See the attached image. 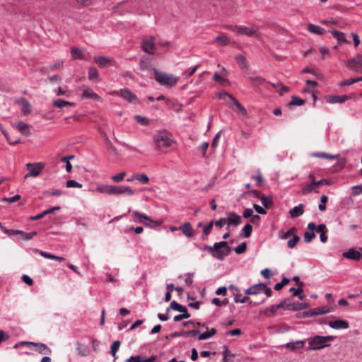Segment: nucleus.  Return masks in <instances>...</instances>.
<instances>
[{
	"mask_svg": "<svg viewBox=\"0 0 362 362\" xmlns=\"http://www.w3.org/2000/svg\"><path fill=\"white\" fill-rule=\"evenodd\" d=\"M71 54L73 57L83 59V54L81 50L79 48L73 47L71 49Z\"/></svg>",
	"mask_w": 362,
	"mask_h": 362,
	"instance_id": "obj_58",
	"label": "nucleus"
},
{
	"mask_svg": "<svg viewBox=\"0 0 362 362\" xmlns=\"http://www.w3.org/2000/svg\"><path fill=\"white\" fill-rule=\"evenodd\" d=\"M329 33H332V35L336 39H337V40L339 41V43H347L348 42V41L346 40V39L345 37L344 33H342L341 31L335 30H332L329 31Z\"/></svg>",
	"mask_w": 362,
	"mask_h": 362,
	"instance_id": "obj_34",
	"label": "nucleus"
},
{
	"mask_svg": "<svg viewBox=\"0 0 362 362\" xmlns=\"http://www.w3.org/2000/svg\"><path fill=\"white\" fill-rule=\"evenodd\" d=\"M153 73L156 81L160 85L173 87L175 86L178 81V78L174 76L173 74L160 72L156 69L153 70Z\"/></svg>",
	"mask_w": 362,
	"mask_h": 362,
	"instance_id": "obj_3",
	"label": "nucleus"
},
{
	"mask_svg": "<svg viewBox=\"0 0 362 362\" xmlns=\"http://www.w3.org/2000/svg\"><path fill=\"white\" fill-rule=\"evenodd\" d=\"M308 30L311 33L320 35H323L325 33V30L323 28L312 23L308 25Z\"/></svg>",
	"mask_w": 362,
	"mask_h": 362,
	"instance_id": "obj_31",
	"label": "nucleus"
},
{
	"mask_svg": "<svg viewBox=\"0 0 362 362\" xmlns=\"http://www.w3.org/2000/svg\"><path fill=\"white\" fill-rule=\"evenodd\" d=\"M343 257L347 259L358 261L361 257V254L353 248L349 249L348 251L343 253Z\"/></svg>",
	"mask_w": 362,
	"mask_h": 362,
	"instance_id": "obj_18",
	"label": "nucleus"
},
{
	"mask_svg": "<svg viewBox=\"0 0 362 362\" xmlns=\"http://www.w3.org/2000/svg\"><path fill=\"white\" fill-rule=\"evenodd\" d=\"M141 49L144 52L149 54H154L156 50L155 37L150 36L144 39L141 43Z\"/></svg>",
	"mask_w": 362,
	"mask_h": 362,
	"instance_id": "obj_10",
	"label": "nucleus"
},
{
	"mask_svg": "<svg viewBox=\"0 0 362 362\" xmlns=\"http://www.w3.org/2000/svg\"><path fill=\"white\" fill-rule=\"evenodd\" d=\"M156 356H152L148 359H145L141 356H131L126 360V362H153L156 359Z\"/></svg>",
	"mask_w": 362,
	"mask_h": 362,
	"instance_id": "obj_27",
	"label": "nucleus"
},
{
	"mask_svg": "<svg viewBox=\"0 0 362 362\" xmlns=\"http://www.w3.org/2000/svg\"><path fill=\"white\" fill-rule=\"evenodd\" d=\"M280 303L282 305V309L296 311L297 303L293 302L291 298L284 299Z\"/></svg>",
	"mask_w": 362,
	"mask_h": 362,
	"instance_id": "obj_25",
	"label": "nucleus"
},
{
	"mask_svg": "<svg viewBox=\"0 0 362 362\" xmlns=\"http://www.w3.org/2000/svg\"><path fill=\"white\" fill-rule=\"evenodd\" d=\"M120 96L129 103H139V99L136 95L128 88H123L119 90Z\"/></svg>",
	"mask_w": 362,
	"mask_h": 362,
	"instance_id": "obj_12",
	"label": "nucleus"
},
{
	"mask_svg": "<svg viewBox=\"0 0 362 362\" xmlns=\"http://www.w3.org/2000/svg\"><path fill=\"white\" fill-rule=\"evenodd\" d=\"M216 95L218 99L223 100L227 105H230V103H233L235 99L233 96L226 91L218 93Z\"/></svg>",
	"mask_w": 362,
	"mask_h": 362,
	"instance_id": "obj_29",
	"label": "nucleus"
},
{
	"mask_svg": "<svg viewBox=\"0 0 362 362\" xmlns=\"http://www.w3.org/2000/svg\"><path fill=\"white\" fill-rule=\"evenodd\" d=\"M245 197H252V198H259L261 197V194L257 190H250L245 192L244 193Z\"/></svg>",
	"mask_w": 362,
	"mask_h": 362,
	"instance_id": "obj_55",
	"label": "nucleus"
},
{
	"mask_svg": "<svg viewBox=\"0 0 362 362\" xmlns=\"http://www.w3.org/2000/svg\"><path fill=\"white\" fill-rule=\"evenodd\" d=\"M227 215L228 218H226V220L228 226L232 225L237 226L241 223V217L239 215L233 212L227 213Z\"/></svg>",
	"mask_w": 362,
	"mask_h": 362,
	"instance_id": "obj_16",
	"label": "nucleus"
},
{
	"mask_svg": "<svg viewBox=\"0 0 362 362\" xmlns=\"http://www.w3.org/2000/svg\"><path fill=\"white\" fill-rule=\"evenodd\" d=\"M233 103L235 105L237 109L240 112V113L245 116L246 118L248 117V114L247 110L239 103V101L236 99L233 102Z\"/></svg>",
	"mask_w": 362,
	"mask_h": 362,
	"instance_id": "obj_49",
	"label": "nucleus"
},
{
	"mask_svg": "<svg viewBox=\"0 0 362 362\" xmlns=\"http://www.w3.org/2000/svg\"><path fill=\"white\" fill-rule=\"evenodd\" d=\"M234 296H235V301L236 303H252L250 298L247 296L241 298L242 294L240 293V292H239L238 293H234Z\"/></svg>",
	"mask_w": 362,
	"mask_h": 362,
	"instance_id": "obj_46",
	"label": "nucleus"
},
{
	"mask_svg": "<svg viewBox=\"0 0 362 362\" xmlns=\"http://www.w3.org/2000/svg\"><path fill=\"white\" fill-rule=\"evenodd\" d=\"M170 308L173 309V310L178 311L180 313H189L186 307L179 304L175 300H173L170 303V308H168L167 309V312L169 311Z\"/></svg>",
	"mask_w": 362,
	"mask_h": 362,
	"instance_id": "obj_30",
	"label": "nucleus"
},
{
	"mask_svg": "<svg viewBox=\"0 0 362 362\" xmlns=\"http://www.w3.org/2000/svg\"><path fill=\"white\" fill-rule=\"evenodd\" d=\"M246 249H247L246 243H242L235 248V252L237 254H243L245 252Z\"/></svg>",
	"mask_w": 362,
	"mask_h": 362,
	"instance_id": "obj_62",
	"label": "nucleus"
},
{
	"mask_svg": "<svg viewBox=\"0 0 362 362\" xmlns=\"http://www.w3.org/2000/svg\"><path fill=\"white\" fill-rule=\"evenodd\" d=\"M252 231V226L251 224H246L242 229L243 235L245 238H249Z\"/></svg>",
	"mask_w": 362,
	"mask_h": 362,
	"instance_id": "obj_53",
	"label": "nucleus"
},
{
	"mask_svg": "<svg viewBox=\"0 0 362 362\" xmlns=\"http://www.w3.org/2000/svg\"><path fill=\"white\" fill-rule=\"evenodd\" d=\"M153 140L156 146L159 148L168 147L173 142L172 135L167 131L158 132L154 136Z\"/></svg>",
	"mask_w": 362,
	"mask_h": 362,
	"instance_id": "obj_5",
	"label": "nucleus"
},
{
	"mask_svg": "<svg viewBox=\"0 0 362 362\" xmlns=\"http://www.w3.org/2000/svg\"><path fill=\"white\" fill-rule=\"evenodd\" d=\"M98 77V71L94 66L90 67L88 69V78L89 80L93 81L97 79Z\"/></svg>",
	"mask_w": 362,
	"mask_h": 362,
	"instance_id": "obj_50",
	"label": "nucleus"
},
{
	"mask_svg": "<svg viewBox=\"0 0 362 362\" xmlns=\"http://www.w3.org/2000/svg\"><path fill=\"white\" fill-rule=\"evenodd\" d=\"M304 207L305 205L303 204H300L298 206L293 207L292 209L289 211V215L291 218H297L304 213Z\"/></svg>",
	"mask_w": 362,
	"mask_h": 362,
	"instance_id": "obj_23",
	"label": "nucleus"
},
{
	"mask_svg": "<svg viewBox=\"0 0 362 362\" xmlns=\"http://www.w3.org/2000/svg\"><path fill=\"white\" fill-rule=\"evenodd\" d=\"M328 200V197L326 195H322L320 198V204L318 206L319 210L323 211L326 209V203Z\"/></svg>",
	"mask_w": 362,
	"mask_h": 362,
	"instance_id": "obj_60",
	"label": "nucleus"
},
{
	"mask_svg": "<svg viewBox=\"0 0 362 362\" xmlns=\"http://www.w3.org/2000/svg\"><path fill=\"white\" fill-rule=\"evenodd\" d=\"M16 127L19 130V132L21 133H22L23 134H25L27 136L30 134L29 126L27 124H25V122H21V121L18 122L16 124Z\"/></svg>",
	"mask_w": 362,
	"mask_h": 362,
	"instance_id": "obj_38",
	"label": "nucleus"
},
{
	"mask_svg": "<svg viewBox=\"0 0 362 362\" xmlns=\"http://www.w3.org/2000/svg\"><path fill=\"white\" fill-rule=\"evenodd\" d=\"M17 103L22 105L21 111L24 115H28L31 112V105L25 98L18 100Z\"/></svg>",
	"mask_w": 362,
	"mask_h": 362,
	"instance_id": "obj_21",
	"label": "nucleus"
},
{
	"mask_svg": "<svg viewBox=\"0 0 362 362\" xmlns=\"http://www.w3.org/2000/svg\"><path fill=\"white\" fill-rule=\"evenodd\" d=\"M265 288V284L259 283L255 284L247 289L245 290V293L246 295H257L263 292V289Z\"/></svg>",
	"mask_w": 362,
	"mask_h": 362,
	"instance_id": "obj_15",
	"label": "nucleus"
},
{
	"mask_svg": "<svg viewBox=\"0 0 362 362\" xmlns=\"http://www.w3.org/2000/svg\"><path fill=\"white\" fill-rule=\"evenodd\" d=\"M305 342L303 341H296L286 344V347L292 351L297 350L303 347Z\"/></svg>",
	"mask_w": 362,
	"mask_h": 362,
	"instance_id": "obj_35",
	"label": "nucleus"
},
{
	"mask_svg": "<svg viewBox=\"0 0 362 362\" xmlns=\"http://www.w3.org/2000/svg\"><path fill=\"white\" fill-rule=\"evenodd\" d=\"M332 336H315L309 339V344L310 346L308 347V350H318L327 347L329 344L326 343L331 341L334 339Z\"/></svg>",
	"mask_w": 362,
	"mask_h": 362,
	"instance_id": "obj_4",
	"label": "nucleus"
},
{
	"mask_svg": "<svg viewBox=\"0 0 362 362\" xmlns=\"http://www.w3.org/2000/svg\"><path fill=\"white\" fill-rule=\"evenodd\" d=\"M237 62L243 66V68L247 67L246 58L243 54H239L235 57Z\"/></svg>",
	"mask_w": 362,
	"mask_h": 362,
	"instance_id": "obj_57",
	"label": "nucleus"
},
{
	"mask_svg": "<svg viewBox=\"0 0 362 362\" xmlns=\"http://www.w3.org/2000/svg\"><path fill=\"white\" fill-rule=\"evenodd\" d=\"M135 119L139 124L144 125V126H146L149 124L148 119L147 117H142L141 115H136Z\"/></svg>",
	"mask_w": 362,
	"mask_h": 362,
	"instance_id": "obj_59",
	"label": "nucleus"
},
{
	"mask_svg": "<svg viewBox=\"0 0 362 362\" xmlns=\"http://www.w3.org/2000/svg\"><path fill=\"white\" fill-rule=\"evenodd\" d=\"M82 98H90V99H93L94 100H101L100 97L90 88H87L83 90V93L82 94Z\"/></svg>",
	"mask_w": 362,
	"mask_h": 362,
	"instance_id": "obj_28",
	"label": "nucleus"
},
{
	"mask_svg": "<svg viewBox=\"0 0 362 362\" xmlns=\"http://www.w3.org/2000/svg\"><path fill=\"white\" fill-rule=\"evenodd\" d=\"M20 199H21V195L16 194L15 196L11 197L3 198L1 202L11 204V203H14V202L18 201Z\"/></svg>",
	"mask_w": 362,
	"mask_h": 362,
	"instance_id": "obj_61",
	"label": "nucleus"
},
{
	"mask_svg": "<svg viewBox=\"0 0 362 362\" xmlns=\"http://www.w3.org/2000/svg\"><path fill=\"white\" fill-rule=\"evenodd\" d=\"M133 216L137 218L135 221H138L139 223L144 224L147 226H152V225H160V222L154 221L151 220L148 216L146 214L140 213L137 211H133Z\"/></svg>",
	"mask_w": 362,
	"mask_h": 362,
	"instance_id": "obj_9",
	"label": "nucleus"
},
{
	"mask_svg": "<svg viewBox=\"0 0 362 362\" xmlns=\"http://www.w3.org/2000/svg\"><path fill=\"white\" fill-rule=\"evenodd\" d=\"M62 194V192L60 189H52L46 191L43 193V197L45 198L47 196L59 197Z\"/></svg>",
	"mask_w": 362,
	"mask_h": 362,
	"instance_id": "obj_54",
	"label": "nucleus"
},
{
	"mask_svg": "<svg viewBox=\"0 0 362 362\" xmlns=\"http://www.w3.org/2000/svg\"><path fill=\"white\" fill-rule=\"evenodd\" d=\"M97 191L100 193H106L110 194H132L134 192L128 187L125 186H113L107 185H102L97 187Z\"/></svg>",
	"mask_w": 362,
	"mask_h": 362,
	"instance_id": "obj_2",
	"label": "nucleus"
},
{
	"mask_svg": "<svg viewBox=\"0 0 362 362\" xmlns=\"http://www.w3.org/2000/svg\"><path fill=\"white\" fill-rule=\"evenodd\" d=\"M281 306L282 305H281V303L278 304V305H272L271 307L267 308L264 312L263 313L268 316V317H270L272 316V315H274V313H276V312L279 310V309H281Z\"/></svg>",
	"mask_w": 362,
	"mask_h": 362,
	"instance_id": "obj_40",
	"label": "nucleus"
},
{
	"mask_svg": "<svg viewBox=\"0 0 362 362\" xmlns=\"http://www.w3.org/2000/svg\"><path fill=\"white\" fill-rule=\"evenodd\" d=\"M227 28L233 32L236 33L239 35H247L249 37L257 35L258 28L254 25L251 27L244 25H228Z\"/></svg>",
	"mask_w": 362,
	"mask_h": 362,
	"instance_id": "obj_6",
	"label": "nucleus"
},
{
	"mask_svg": "<svg viewBox=\"0 0 362 362\" xmlns=\"http://www.w3.org/2000/svg\"><path fill=\"white\" fill-rule=\"evenodd\" d=\"M36 251L41 256H42L45 258H47V259H54V260H58V261H64L65 260V258H64L62 257L56 256L54 255L48 253V252H45V251H42V250H36Z\"/></svg>",
	"mask_w": 362,
	"mask_h": 362,
	"instance_id": "obj_37",
	"label": "nucleus"
},
{
	"mask_svg": "<svg viewBox=\"0 0 362 362\" xmlns=\"http://www.w3.org/2000/svg\"><path fill=\"white\" fill-rule=\"evenodd\" d=\"M76 351L78 354L82 356H87L89 353L88 348L79 342L76 343Z\"/></svg>",
	"mask_w": 362,
	"mask_h": 362,
	"instance_id": "obj_41",
	"label": "nucleus"
},
{
	"mask_svg": "<svg viewBox=\"0 0 362 362\" xmlns=\"http://www.w3.org/2000/svg\"><path fill=\"white\" fill-rule=\"evenodd\" d=\"M308 228L310 232L306 231L304 234V240L305 243H310L315 238V235L313 233V230L316 228L315 224L313 223H309Z\"/></svg>",
	"mask_w": 362,
	"mask_h": 362,
	"instance_id": "obj_20",
	"label": "nucleus"
},
{
	"mask_svg": "<svg viewBox=\"0 0 362 362\" xmlns=\"http://www.w3.org/2000/svg\"><path fill=\"white\" fill-rule=\"evenodd\" d=\"M204 250L210 253L214 257L223 260L231 252V247L226 241L216 243L213 246L204 245Z\"/></svg>",
	"mask_w": 362,
	"mask_h": 362,
	"instance_id": "obj_1",
	"label": "nucleus"
},
{
	"mask_svg": "<svg viewBox=\"0 0 362 362\" xmlns=\"http://www.w3.org/2000/svg\"><path fill=\"white\" fill-rule=\"evenodd\" d=\"M259 199H261V202H262V205L265 208L269 209V208H271L272 206L273 202H272V198L268 197H265V196H261L259 197Z\"/></svg>",
	"mask_w": 362,
	"mask_h": 362,
	"instance_id": "obj_48",
	"label": "nucleus"
},
{
	"mask_svg": "<svg viewBox=\"0 0 362 362\" xmlns=\"http://www.w3.org/2000/svg\"><path fill=\"white\" fill-rule=\"evenodd\" d=\"M126 181H149V178L145 173H134Z\"/></svg>",
	"mask_w": 362,
	"mask_h": 362,
	"instance_id": "obj_26",
	"label": "nucleus"
},
{
	"mask_svg": "<svg viewBox=\"0 0 362 362\" xmlns=\"http://www.w3.org/2000/svg\"><path fill=\"white\" fill-rule=\"evenodd\" d=\"M305 103V101L303 99H302L299 97H297V96H292L291 100L288 104V107H291V106H294V105L301 106V105H304Z\"/></svg>",
	"mask_w": 362,
	"mask_h": 362,
	"instance_id": "obj_44",
	"label": "nucleus"
},
{
	"mask_svg": "<svg viewBox=\"0 0 362 362\" xmlns=\"http://www.w3.org/2000/svg\"><path fill=\"white\" fill-rule=\"evenodd\" d=\"M346 66L355 72H358L362 68V56L358 54L355 57L346 62Z\"/></svg>",
	"mask_w": 362,
	"mask_h": 362,
	"instance_id": "obj_11",
	"label": "nucleus"
},
{
	"mask_svg": "<svg viewBox=\"0 0 362 362\" xmlns=\"http://www.w3.org/2000/svg\"><path fill=\"white\" fill-rule=\"evenodd\" d=\"M349 99V97L347 95H328L326 98L329 103H343Z\"/></svg>",
	"mask_w": 362,
	"mask_h": 362,
	"instance_id": "obj_19",
	"label": "nucleus"
},
{
	"mask_svg": "<svg viewBox=\"0 0 362 362\" xmlns=\"http://www.w3.org/2000/svg\"><path fill=\"white\" fill-rule=\"evenodd\" d=\"M323 183L324 182H310V184L308 186H306L302 189V193L303 194H306L312 191H315L317 192V191L316 190L317 188H318V187Z\"/></svg>",
	"mask_w": 362,
	"mask_h": 362,
	"instance_id": "obj_33",
	"label": "nucleus"
},
{
	"mask_svg": "<svg viewBox=\"0 0 362 362\" xmlns=\"http://www.w3.org/2000/svg\"><path fill=\"white\" fill-rule=\"evenodd\" d=\"M182 233L187 238H192L194 235L195 230L189 222L184 223L179 227Z\"/></svg>",
	"mask_w": 362,
	"mask_h": 362,
	"instance_id": "obj_14",
	"label": "nucleus"
},
{
	"mask_svg": "<svg viewBox=\"0 0 362 362\" xmlns=\"http://www.w3.org/2000/svg\"><path fill=\"white\" fill-rule=\"evenodd\" d=\"M94 62L97 64H98L99 66H100L101 68H103L109 64H112L114 61L108 57H106L104 56H100L98 57H95Z\"/></svg>",
	"mask_w": 362,
	"mask_h": 362,
	"instance_id": "obj_24",
	"label": "nucleus"
},
{
	"mask_svg": "<svg viewBox=\"0 0 362 362\" xmlns=\"http://www.w3.org/2000/svg\"><path fill=\"white\" fill-rule=\"evenodd\" d=\"M213 42H217L221 46H226L229 44V40L226 35L217 36Z\"/></svg>",
	"mask_w": 362,
	"mask_h": 362,
	"instance_id": "obj_47",
	"label": "nucleus"
},
{
	"mask_svg": "<svg viewBox=\"0 0 362 362\" xmlns=\"http://www.w3.org/2000/svg\"><path fill=\"white\" fill-rule=\"evenodd\" d=\"M272 86L276 88V91L279 93V95H282L285 93H287L289 91V88L287 86H285L281 83H272Z\"/></svg>",
	"mask_w": 362,
	"mask_h": 362,
	"instance_id": "obj_42",
	"label": "nucleus"
},
{
	"mask_svg": "<svg viewBox=\"0 0 362 362\" xmlns=\"http://www.w3.org/2000/svg\"><path fill=\"white\" fill-rule=\"evenodd\" d=\"M300 238L297 235H293V238L288 242V247L291 249L294 248L299 242Z\"/></svg>",
	"mask_w": 362,
	"mask_h": 362,
	"instance_id": "obj_56",
	"label": "nucleus"
},
{
	"mask_svg": "<svg viewBox=\"0 0 362 362\" xmlns=\"http://www.w3.org/2000/svg\"><path fill=\"white\" fill-rule=\"evenodd\" d=\"M214 223L212 222V221H211L204 228V230H203V233H202V240H206L208 237V235L210 234V233L211 232V230L213 228V226H214Z\"/></svg>",
	"mask_w": 362,
	"mask_h": 362,
	"instance_id": "obj_45",
	"label": "nucleus"
},
{
	"mask_svg": "<svg viewBox=\"0 0 362 362\" xmlns=\"http://www.w3.org/2000/svg\"><path fill=\"white\" fill-rule=\"evenodd\" d=\"M52 105L54 107H57L58 108H62L65 106H74V104L73 103L62 100V99H57L52 102Z\"/></svg>",
	"mask_w": 362,
	"mask_h": 362,
	"instance_id": "obj_39",
	"label": "nucleus"
},
{
	"mask_svg": "<svg viewBox=\"0 0 362 362\" xmlns=\"http://www.w3.org/2000/svg\"><path fill=\"white\" fill-rule=\"evenodd\" d=\"M296 231V228L295 227L291 228L286 233H281L280 235V238L283 240L288 239L291 236H293L295 235L294 233Z\"/></svg>",
	"mask_w": 362,
	"mask_h": 362,
	"instance_id": "obj_52",
	"label": "nucleus"
},
{
	"mask_svg": "<svg viewBox=\"0 0 362 362\" xmlns=\"http://www.w3.org/2000/svg\"><path fill=\"white\" fill-rule=\"evenodd\" d=\"M74 158V156H67V157H63L61 159V161L66 164L65 168H66V170L67 172H70L72 169V165L70 163L69 160L72 159Z\"/></svg>",
	"mask_w": 362,
	"mask_h": 362,
	"instance_id": "obj_51",
	"label": "nucleus"
},
{
	"mask_svg": "<svg viewBox=\"0 0 362 362\" xmlns=\"http://www.w3.org/2000/svg\"><path fill=\"white\" fill-rule=\"evenodd\" d=\"M45 165L42 163H28L27 168L28 173L25 175V178L26 179L30 176L37 177L41 173Z\"/></svg>",
	"mask_w": 362,
	"mask_h": 362,
	"instance_id": "obj_8",
	"label": "nucleus"
},
{
	"mask_svg": "<svg viewBox=\"0 0 362 362\" xmlns=\"http://www.w3.org/2000/svg\"><path fill=\"white\" fill-rule=\"evenodd\" d=\"M20 346H26L30 348L35 347V349L40 354L49 355L51 354V349L45 344L35 343L30 341H21L15 344L14 348L16 349Z\"/></svg>",
	"mask_w": 362,
	"mask_h": 362,
	"instance_id": "obj_7",
	"label": "nucleus"
},
{
	"mask_svg": "<svg viewBox=\"0 0 362 362\" xmlns=\"http://www.w3.org/2000/svg\"><path fill=\"white\" fill-rule=\"evenodd\" d=\"M120 346V341H115L113 342V344L111 346V354L115 356L116 355V353L117 350L119 349Z\"/></svg>",
	"mask_w": 362,
	"mask_h": 362,
	"instance_id": "obj_64",
	"label": "nucleus"
},
{
	"mask_svg": "<svg viewBox=\"0 0 362 362\" xmlns=\"http://www.w3.org/2000/svg\"><path fill=\"white\" fill-rule=\"evenodd\" d=\"M330 312L328 306H321L310 310L308 313V316H315L322 314H326Z\"/></svg>",
	"mask_w": 362,
	"mask_h": 362,
	"instance_id": "obj_22",
	"label": "nucleus"
},
{
	"mask_svg": "<svg viewBox=\"0 0 362 362\" xmlns=\"http://www.w3.org/2000/svg\"><path fill=\"white\" fill-rule=\"evenodd\" d=\"M303 287H298V288H296L294 287H292L290 288L289 291L293 293V295L294 296H298V298L303 300L305 298V296L302 294L303 292Z\"/></svg>",
	"mask_w": 362,
	"mask_h": 362,
	"instance_id": "obj_43",
	"label": "nucleus"
},
{
	"mask_svg": "<svg viewBox=\"0 0 362 362\" xmlns=\"http://www.w3.org/2000/svg\"><path fill=\"white\" fill-rule=\"evenodd\" d=\"M312 156L316 157V158H320L334 160V159L338 158L339 157V154L331 155L329 153H324V152H315V153H312Z\"/></svg>",
	"mask_w": 362,
	"mask_h": 362,
	"instance_id": "obj_32",
	"label": "nucleus"
},
{
	"mask_svg": "<svg viewBox=\"0 0 362 362\" xmlns=\"http://www.w3.org/2000/svg\"><path fill=\"white\" fill-rule=\"evenodd\" d=\"M223 362H228V357H229V356L234 357V355L230 353V351L226 346H224V347H223Z\"/></svg>",
	"mask_w": 362,
	"mask_h": 362,
	"instance_id": "obj_63",
	"label": "nucleus"
},
{
	"mask_svg": "<svg viewBox=\"0 0 362 362\" xmlns=\"http://www.w3.org/2000/svg\"><path fill=\"white\" fill-rule=\"evenodd\" d=\"M207 331L206 332H204L199 335L198 339L199 340H205L207 339L214 335H215L217 332V330L215 328H211L209 329L208 327H206Z\"/></svg>",
	"mask_w": 362,
	"mask_h": 362,
	"instance_id": "obj_36",
	"label": "nucleus"
},
{
	"mask_svg": "<svg viewBox=\"0 0 362 362\" xmlns=\"http://www.w3.org/2000/svg\"><path fill=\"white\" fill-rule=\"evenodd\" d=\"M4 233L9 235H12L14 234L21 235V238L24 240H29L37 235V232H35V231H33L30 233H25V232H23L22 230H8V229H5Z\"/></svg>",
	"mask_w": 362,
	"mask_h": 362,
	"instance_id": "obj_13",
	"label": "nucleus"
},
{
	"mask_svg": "<svg viewBox=\"0 0 362 362\" xmlns=\"http://www.w3.org/2000/svg\"><path fill=\"white\" fill-rule=\"evenodd\" d=\"M330 327L336 329H347L349 327V322L343 320H337L334 321H330L329 322Z\"/></svg>",
	"mask_w": 362,
	"mask_h": 362,
	"instance_id": "obj_17",
	"label": "nucleus"
}]
</instances>
